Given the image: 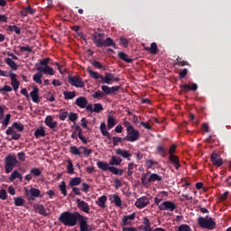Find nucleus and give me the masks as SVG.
<instances>
[{
	"label": "nucleus",
	"mask_w": 231,
	"mask_h": 231,
	"mask_svg": "<svg viewBox=\"0 0 231 231\" xmlns=\"http://www.w3.org/2000/svg\"><path fill=\"white\" fill-rule=\"evenodd\" d=\"M106 201H107V197L105 195L101 196L97 199V205L100 208H106Z\"/></svg>",
	"instance_id": "nucleus-36"
},
{
	"label": "nucleus",
	"mask_w": 231,
	"mask_h": 231,
	"mask_svg": "<svg viewBox=\"0 0 231 231\" xmlns=\"http://www.w3.org/2000/svg\"><path fill=\"white\" fill-rule=\"evenodd\" d=\"M45 125H47V127H50V129H55V127H57L59 124L57 123V121H53V117L51 116H47L45 118Z\"/></svg>",
	"instance_id": "nucleus-21"
},
{
	"label": "nucleus",
	"mask_w": 231,
	"mask_h": 231,
	"mask_svg": "<svg viewBox=\"0 0 231 231\" xmlns=\"http://www.w3.org/2000/svg\"><path fill=\"white\" fill-rule=\"evenodd\" d=\"M30 173L32 174V176H35V178H38V176L42 174V171H41L39 168H32L31 169Z\"/></svg>",
	"instance_id": "nucleus-53"
},
{
	"label": "nucleus",
	"mask_w": 231,
	"mask_h": 231,
	"mask_svg": "<svg viewBox=\"0 0 231 231\" xmlns=\"http://www.w3.org/2000/svg\"><path fill=\"white\" fill-rule=\"evenodd\" d=\"M5 64H7V66H9V68H11L12 69L16 70L17 69V63H15V61L13 60L12 58H6L5 60Z\"/></svg>",
	"instance_id": "nucleus-34"
},
{
	"label": "nucleus",
	"mask_w": 231,
	"mask_h": 231,
	"mask_svg": "<svg viewBox=\"0 0 231 231\" xmlns=\"http://www.w3.org/2000/svg\"><path fill=\"white\" fill-rule=\"evenodd\" d=\"M14 205L15 207H23L25 200L23 199V197H16L14 198Z\"/></svg>",
	"instance_id": "nucleus-38"
},
{
	"label": "nucleus",
	"mask_w": 231,
	"mask_h": 231,
	"mask_svg": "<svg viewBox=\"0 0 231 231\" xmlns=\"http://www.w3.org/2000/svg\"><path fill=\"white\" fill-rule=\"evenodd\" d=\"M5 133L8 135H12V140H19V138H21V134H17L16 132H14L13 127H8Z\"/></svg>",
	"instance_id": "nucleus-29"
},
{
	"label": "nucleus",
	"mask_w": 231,
	"mask_h": 231,
	"mask_svg": "<svg viewBox=\"0 0 231 231\" xmlns=\"http://www.w3.org/2000/svg\"><path fill=\"white\" fill-rule=\"evenodd\" d=\"M76 203L79 210H81L82 212H85L86 214H89V210H91V208H89V204H88V202L80 199H77Z\"/></svg>",
	"instance_id": "nucleus-12"
},
{
	"label": "nucleus",
	"mask_w": 231,
	"mask_h": 231,
	"mask_svg": "<svg viewBox=\"0 0 231 231\" xmlns=\"http://www.w3.org/2000/svg\"><path fill=\"white\" fill-rule=\"evenodd\" d=\"M34 136L36 138H42V137L46 136V130H44V127L37 128L34 131Z\"/></svg>",
	"instance_id": "nucleus-32"
},
{
	"label": "nucleus",
	"mask_w": 231,
	"mask_h": 231,
	"mask_svg": "<svg viewBox=\"0 0 231 231\" xmlns=\"http://www.w3.org/2000/svg\"><path fill=\"white\" fill-rule=\"evenodd\" d=\"M35 212L38 214H41V216H48V213H46V208H44V205L42 204H36L33 206Z\"/></svg>",
	"instance_id": "nucleus-25"
},
{
	"label": "nucleus",
	"mask_w": 231,
	"mask_h": 231,
	"mask_svg": "<svg viewBox=\"0 0 231 231\" xmlns=\"http://www.w3.org/2000/svg\"><path fill=\"white\" fill-rule=\"evenodd\" d=\"M116 154H117V156H122V158H125L128 162H131V152L127 150L119 148L116 151Z\"/></svg>",
	"instance_id": "nucleus-18"
},
{
	"label": "nucleus",
	"mask_w": 231,
	"mask_h": 231,
	"mask_svg": "<svg viewBox=\"0 0 231 231\" xmlns=\"http://www.w3.org/2000/svg\"><path fill=\"white\" fill-rule=\"evenodd\" d=\"M143 225L144 226H141L139 228L143 231H153L152 228H151V221L149 220V218L144 217L143 218Z\"/></svg>",
	"instance_id": "nucleus-28"
},
{
	"label": "nucleus",
	"mask_w": 231,
	"mask_h": 231,
	"mask_svg": "<svg viewBox=\"0 0 231 231\" xmlns=\"http://www.w3.org/2000/svg\"><path fill=\"white\" fill-rule=\"evenodd\" d=\"M19 163V161H17V156L10 153L5 158V171L6 174H10L15 167H17V164Z\"/></svg>",
	"instance_id": "nucleus-5"
},
{
	"label": "nucleus",
	"mask_w": 231,
	"mask_h": 231,
	"mask_svg": "<svg viewBox=\"0 0 231 231\" xmlns=\"http://www.w3.org/2000/svg\"><path fill=\"white\" fill-rule=\"evenodd\" d=\"M69 122H73L75 124L77 122V120H79V114H77L75 112H70L69 114Z\"/></svg>",
	"instance_id": "nucleus-48"
},
{
	"label": "nucleus",
	"mask_w": 231,
	"mask_h": 231,
	"mask_svg": "<svg viewBox=\"0 0 231 231\" xmlns=\"http://www.w3.org/2000/svg\"><path fill=\"white\" fill-rule=\"evenodd\" d=\"M122 164V158L120 157H116L115 155H113L108 162V165H110L111 167H118V165Z\"/></svg>",
	"instance_id": "nucleus-26"
},
{
	"label": "nucleus",
	"mask_w": 231,
	"mask_h": 231,
	"mask_svg": "<svg viewBox=\"0 0 231 231\" xmlns=\"http://www.w3.org/2000/svg\"><path fill=\"white\" fill-rule=\"evenodd\" d=\"M25 196L28 201H35L37 198H42L39 189L32 187L30 189H25Z\"/></svg>",
	"instance_id": "nucleus-7"
},
{
	"label": "nucleus",
	"mask_w": 231,
	"mask_h": 231,
	"mask_svg": "<svg viewBox=\"0 0 231 231\" xmlns=\"http://www.w3.org/2000/svg\"><path fill=\"white\" fill-rule=\"evenodd\" d=\"M69 152H71V154H73L74 156H80L82 154L80 149H79V147L77 146H70Z\"/></svg>",
	"instance_id": "nucleus-41"
},
{
	"label": "nucleus",
	"mask_w": 231,
	"mask_h": 231,
	"mask_svg": "<svg viewBox=\"0 0 231 231\" xmlns=\"http://www.w3.org/2000/svg\"><path fill=\"white\" fill-rule=\"evenodd\" d=\"M79 230L80 231H93V227L88 225V217L82 216L79 217Z\"/></svg>",
	"instance_id": "nucleus-10"
},
{
	"label": "nucleus",
	"mask_w": 231,
	"mask_h": 231,
	"mask_svg": "<svg viewBox=\"0 0 231 231\" xmlns=\"http://www.w3.org/2000/svg\"><path fill=\"white\" fill-rule=\"evenodd\" d=\"M136 217V213H133L131 215L124 216L122 219L121 226H128L131 225L132 221H134Z\"/></svg>",
	"instance_id": "nucleus-15"
},
{
	"label": "nucleus",
	"mask_w": 231,
	"mask_h": 231,
	"mask_svg": "<svg viewBox=\"0 0 231 231\" xmlns=\"http://www.w3.org/2000/svg\"><path fill=\"white\" fill-rule=\"evenodd\" d=\"M81 183H82V178L74 177L69 180V187H79V185H80Z\"/></svg>",
	"instance_id": "nucleus-30"
},
{
	"label": "nucleus",
	"mask_w": 231,
	"mask_h": 231,
	"mask_svg": "<svg viewBox=\"0 0 231 231\" xmlns=\"http://www.w3.org/2000/svg\"><path fill=\"white\" fill-rule=\"evenodd\" d=\"M8 32H15L17 35H21V28L17 27L16 25H9L7 27Z\"/></svg>",
	"instance_id": "nucleus-47"
},
{
	"label": "nucleus",
	"mask_w": 231,
	"mask_h": 231,
	"mask_svg": "<svg viewBox=\"0 0 231 231\" xmlns=\"http://www.w3.org/2000/svg\"><path fill=\"white\" fill-rule=\"evenodd\" d=\"M120 44H121V46H123V48H127V46H129V41L124 37H121Z\"/></svg>",
	"instance_id": "nucleus-63"
},
{
	"label": "nucleus",
	"mask_w": 231,
	"mask_h": 231,
	"mask_svg": "<svg viewBox=\"0 0 231 231\" xmlns=\"http://www.w3.org/2000/svg\"><path fill=\"white\" fill-rule=\"evenodd\" d=\"M198 225L200 226V228H206L207 230H214L216 228V223L212 217H199L198 218Z\"/></svg>",
	"instance_id": "nucleus-6"
},
{
	"label": "nucleus",
	"mask_w": 231,
	"mask_h": 231,
	"mask_svg": "<svg viewBox=\"0 0 231 231\" xmlns=\"http://www.w3.org/2000/svg\"><path fill=\"white\" fill-rule=\"evenodd\" d=\"M169 161L172 163L176 171H179L180 167H181V164H180V158L178 156L171 155L169 157Z\"/></svg>",
	"instance_id": "nucleus-23"
},
{
	"label": "nucleus",
	"mask_w": 231,
	"mask_h": 231,
	"mask_svg": "<svg viewBox=\"0 0 231 231\" xmlns=\"http://www.w3.org/2000/svg\"><path fill=\"white\" fill-rule=\"evenodd\" d=\"M10 91H12V87H10L8 85H5L4 88H0V93H2V95L10 93Z\"/></svg>",
	"instance_id": "nucleus-56"
},
{
	"label": "nucleus",
	"mask_w": 231,
	"mask_h": 231,
	"mask_svg": "<svg viewBox=\"0 0 231 231\" xmlns=\"http://www.w3.org/2000/svg\"><path fill=\"white\" fill-rule=\"evenodd\" d=\"M127 134L125 137V140H126V142H138V140H140V132H138V130L132 128L131 130L126 132Z\"/></svg>",
	"instance_id": "nucleus-8"
},
{
	"label": "nucleus",
	"mask_w": 231,
	"mask_h": 231,
	"mask_svg": "<svg viewBox=\"0 0 231 231\" xmlns=\"http://www.w3.org/2000/svg\"><path fill=\"white\" fill-rule=\"evenodd\" d=\"M176 62L173 64V66H190V64L189 63V61L187 60H181V58H180V56H178V58L176 59Z\"/></svg>",
	"instance_id": "nucleus-40"
},
{
	"label": "nucleus",
	"mask_w": 231,
	"mask_h": 231,
	"mask_svg": "<svg viewBox=\"0 0 231 231\" xmlns=\"http://www.w3.org/2000/svg\"><path fill=\"white\" fill-rule=\"evenodd\" d=\"M50 58H45L40 60V64L36 63V65L41 66L42 68H46V66H50L48 65L50 63Z\"/></svg>",
	"instance_id": "nucleus-52"
},
{
	"label": "nucleus",
	"mask_w": 231,
	"mask_h": 231,
	"mask_svg": "<svg viewBox=\"0 0 231 231\" xmlns=\"http://www.w3.org/2000/svg\"><path fill=\"white\" fill-rule=\"evenodd\" d=\"M210 160H211V163H213L215 167H221V165H223V159H221L219 154L216 152H213L211 153Z\"/></svg>",
	"instance_id": "nucleus-14"
},
{
	"label": "nucleus",
	"mask_w": 231,
	"mask_h": 231,
	"mask_svg": "<svg viewBox=\"0 0 231 231\" xmlns=\"http://www.w3.org/2000/svg\"><path fill=\"white\" fill-rule=\"evenodd\" d=\"M97 165L98 169L101 171H104V172H112V174H115V176H124V170L123 169H118L115 166H110L109 163L104 162L102 161H99L97 162Z\"/></svg>",
	"instance_id": "nucleus-4"
},
{
	"label": "nucleus",
	"mask_w": 231,
	"mask_h": 231,
	"mask_svg": "<svg viewBox=\"0 0 231 231\" xmlns=\"http://www.w3.org/2000/svg\"><path fill=\"white\" fill-rule=\"evenodd\" d=\"M67 163H68V166H67L68 174H74L75 170L73 169V162L71 160H68Z\"/></svg>",
	"instance_id": "nucleus-46"
},
{
	"label": "nucleus",
	"mask_w": 231,
	"mask_h": 231,
	"mask_svg": "<svg viewBox=\"0 0 231 231\" xmlns=\"http://www.w3.org/2000/svg\"><path fill=\"white\" fill-rule=\"evenodd\" d=\"M37 12V9L32 8V6L28 5L20 11L22 17H28V15H33Z\"/></svg>",
	"instance_id": "nucleus-17"
},
{
	"label": "nucleus",
	"mask_w": 231,
	"mask_h": 231,
	"mask_svg": "<svg viewBox=\"0 0 231 231\" xmlns=\"http://www.w3.org/2000/svg\"><path fill=\"white\" fill-rule=\"evenodd\" d=\"M113 140V145L114 147H118V143H122L123 142H126V140H125V138L122 137H112Z\"/></svg>",
	"instance_id": "nucleus-45"
},
{
	"label": "nucleus",
	"mask_w": 231,
	"mask_h": 231,
	"mask_svg": "<svg viewBox=\"0 0 231 231\" xmlns=\"http://www.w3.org/2000/svg\"><path fill=\"white\" fill-rule=\"evenodd\" d=\"M148 181H150V183H152L154 181H162V177H160V175L156 174V173H152L151 174V176L148 178Z\"/></svg>",
	"instance_id": "nucleus-42"
},
{
	"label": "nucleus",
	"mask_w": 231,
	"mask_h": 231,
	"mask_svg": "<svg viewBox=\"0 0 231 231\" xmlns=\"http://www.w3.org/2000/svg\"><path fill=\"white\" fill-rule=\"evenodd\" d=\"M147 205H149V199L146 196H143L139 199H136L134 206L137 208H145V207H147Z\"/></svg>",
	"instance_id": "nucleus-13"
},
{
	"label": "nucleus",
	"mask_w": 231,
	"mask_h": 231,
	"mask_svg": "<svg viewBox=\"0 0 231 231\" xmlns=\"http://www.w3.org/2000/svg\"><path fill=\"white\" fill-rule=\"evenodd\" d=\"M141 181L143 185V187H149V179L147 180V173H143L142 178H141Z\"/></svg>",
	"instance_id": "nucleus-54"
},
{
	"label": "nucleus",
	"mask_w": 231,
	"mask_h": 231,
	"mask_svg": "<svg viewBox=\"0 0 231 231\" xmlns=\"http://www.w3.org/2000/svg\"><path fill=\"white\" fill-rule=\"evenodd\" d=\"M136 166L134 165V162H129L128 163V171H127V176L131 177L134 174V170Z\"/></svg>",
	"instance_id": "nucleus-51"
},
{
	"label": "nucleus",
	"mask_w": 231,
	"mask_h": 231,
	"mask_svg": "<svg viewBox=\"0 0 231 231\" xmlns=\"http://www.w3.org/2000/svg\"><path fill=\"white\" fill-rule=\"evenodd\" d=\"M11 118H12V115L6 114L5 118L2 122L3 125H5V127H8V124H10Z\"/></svg>",
	"instance_id": "nucleus-61"
},
{
	"label": "nucleus",
	"mask_w": 231,
	"mask_h": 231,
	"mask_svg": "<svg viewBox=\"0 0 231 231\" xmlns=\"http://www.w3.org/2000/svg\"><path fill=\"white\" fill-rule=\"evenodd\" d=\"M177 231H192V229L190 228V226L182 224L178 227Z\"/></svg>",
	"instance_id": "nucleus-55"
},
{
	"label": "nucleus",
	"mask_w": 231,
	"mask_h": 231,
	"mask_svg": "<svg viewBox=\"0 0 231 231\" xmlns=\"http://www.w3.org/2000/svg\"><path fill=\"white\" fill-rule=\"evenodd\" d=\"M145 51H150L152 55H156L158 53V44L156 42H152L150 47H144Z\"/></svg>",
	"instance_id": "nucleus-27"
},
{
	"label": "nucleus",
	"mask_w": 231,
	"mask_h": 231,
	"mask_svg": "<svg viewBox=\"0 0 231 231\" xmlns=\"http://www.w3.org/2000/svg\"><path fill=\"white\" fill-rule=\"evenodd\" d=\"M65 100H71L72 98H75V91H65L63 92Z\"/></svg>",
	"instance_id": "nucleus-43"
},
{
	"label": "nucleus",
	"mask_w": 231,
	"mask_h": 231,
	"mask_svg": "<svg viewBox=\"0 0 231 231\" xmlns=\"http://www.w3.org/2000/svg\"><path fill=\"white\" fill-rule=\"evenodd\" d=\"M35 68L37 71L44 73L45 75H55V70L50 66L41 67L39 65H35Z\"/></svg>",
	"instance_id": "nucleus-16"
},
{
	"label": "nucleus",
	"mask_w": 231,
	"mask_h": 231,
	"mask_svg": "<svg viewBox=\"0 0 231 231\" xmlns=\"http://www.w3.org/2000/svg\"><path fill=\"white\" fill-rule=\"evenodd\" d=\"M30 97L34 104H39V102H41V99H39V88L34 87L30 93Z\"/></svg>",
	"instance_id": "nucleus-22"
},
{
	"label": "nucleus",
	"mask_w": 231,
	"mask_h": 231,
	"mask_svg": "<svg viewBox=\"0 0 231 231\" xmlns=\"http://www.w3.org/2000/svg\"><path fill=\"white\" fill-rule=\"evenodd\" d=\"M159 210H170L171 212H174V210H176V204L169 200L164 201L159 205Z\"/></svg>",
	"instance_id": "nucleus-11"
},
{
	"label": "nucleus",
	"mask_w": 231,
	"mask_h": 231,
	"mask_svg": "<svg viewBox=\"0 0 231 231\" xmlns=\"http://www.w3.org/2000/svg\"><path fill=\"white\" fill-rule=\"evenodd\" d=\"M19 174L20 172L17 171V170L14 171L9 177V181H14V180H17Z\"/></svg>",
	"instance_id": "nucleus-59"
},
{
	"label": "nucleus",
	"mask_w": 231,
	"mask_h": 231,
	"mask_svg": "<svg viewBox=\"0 0 231 231\" xmlns=\"http://www.w3.org/2000/svg\"><path fill=\"white\" fill-rule=\"evenodd\" d=\"M104 37H106V33L95 32V33L92 34V41L95 46H97V48H103V46L109 48L111 46L116 50V43H115L111 37H107L106 40H104Z\"/></svg>",
	"instance_id": "nucleus-3"
},
{
	"label": "nucleus",
	"mask_w": 231,
	"mask_h": 231,
	"mask_svg": "<svg viewBox=\"0 0 231 231\" xmlns=\"http://www.w3.org/2000/svg\"><path fill=\"white\" fill-rule=\"evenodd\" d=\"M59 189L62 194V196H68V189L66 186V181L62 180L59 185Z\"/></svg>",
	"instance_id": "nucleus-37"
},
{
	"label": "nucleus",
	"mask_w": 231,
	"mask_h": 231,
	"mask_svg": "<svg viewBox=\"0 0 231 231\" xmlns=\"http://www.w3.org/2000/svg\"><path fill=\"white\" fill-rule=\"evenodd\" d=\"M177 145L176 144H171V146L169 149V154L170 156H174V152H176V149H177Z\"/></svg>",
	"instance_id": "nucleus-64"
},
{
	"label": "nucleus",
	"mask_w": 231,
	"mask_h": 231,
	"mask_svg": "<svg viewBox=\"0 0 231 231\" xmlns=\"http://www.w3.org/2000/svg\"><path fill=\"white\" fill-rule=\"evenodd\" d=\"M104 109V106L100 103L94 104V113H100Z\"/></svg>",
	"instance_id": "nucleus-57"
},
{
	"label": "nucleus",
	"mask_w": 231,
	"mask_h": 231,
	"mask_svg": "<svg viewBox=\"0 0 231 231\" xmlns=\"http://www.w3.org/2000/svg\"><path fill=\"white\" fill-rule=\"evenodd\" d=\"M68 111H65L64 109H60V120H61V122H64V120H66V118H68Z\"/></svg>",
	"instance_id": "nucleus-50"
},
{
	"label": "nucleus",
	"mask_w": 231,
	"mask_h": 231,
	"mask_svg": "<svg viewBox=\"0 0 231 231\" xmlns=\"http://www.w3.org/2000/svg\"><path fill=\"white\" fill-rule=\"evenodd\" d=\"M101 89L104 93V95H112L111 94V87H107L106 85L101 86Z\"/></svg>",
	"instance_id": "nucleus-58"
},
{
	"label": "nucleus",
	"mask_w": 231,
	"mask_h": 231,
	"mask_svg": "<svg viewBox=\"0 0 231 231\" xmlns=\"http://www.w3.org/2000/svg\"><path fill=\"white\" fill-rule=\"evenodd\" d=\"M157 152L160 154V156H162V158H165L167 156V148H165L163 145H158Z\"/></svg>",
	"instance_id": "nucleus-35"
},
{
	"label": "nucleus",
	"mask_w": 231,
	"mask_h": 231,
	"mask_svg": "<svg viewBox=\"0 0 231 231\" xmlns=\"http://www.w3.org/2000/svg\"><path fill=\"white\" fill-rule=\"evenodd\" d=\"M100 131H101V134H103V136H105L106 134H108L109 132L107 131V127L106 126V123H101Z\"/></svg>",
	"instance_id": "nucleus-60"
},
{
	"label": "nucleus",
	"mask_w": 231,
	"mask_h": 231,
	"mask_svg": "<svg viewBox=\"0 0 231 231\" xmlns=\"http://www.w3.org/2000/svg\"><path fill=\"white\" fill-rule=\"evenodd\" d=\"M116 125V120H115V117H113V116H108V117H107L108 130L113 129Z\"/></svg>",
	"instance_id": "nucleus-33"
},
{
	"label": "nucleus",
	"mask_w": 231,
	"mask_h": 231,
	"mask_svg": "<svg viewBox=\"0 0 231 231\" xmlns=\"http://www.w3.org/2000/svg\"><path fill=\"white\" fill-rule=\"evenodd\" d=\"M117 57H119L121 60H125V62H127L128 64L133 63V59L129 58V55L125 54V52H118Z\"/></svg>",
	"instance_id": "nucleus-31"
},
{
	"label": "nucleus",
	"mask_w": 231,
	"mask_h": 231,
	"mask_svg": "<svg viewBox=\"0 0 231 231\" xmlns=\"http://www.w3.org/2000/svg\"><path fill=\"white\" fill-rule=\"evenodd\" d=\"M111 203H114L116 207H122V199L116 194H113L109 196Z\"/></svg>",
	"instance_id": "nucleus-24"
},
{
	"label": "nucleus",
	"mask_w": 231,
	"mask_h": 231,
	"mask_svg": "<svg viewBox=\"0 0 231 231\" xmlns=\"http://www.w3.org/2000/svg\"><path fill=\"white\" fill-rule=\"evenodd\" d=\"M42 74L41 71L35 73L33 75L32 80L36 82V84H42Z\"/></svg>",
	"instance_id": "nucleus-39"
},
{
	"label": "nucleus",
	"mask_w": 231,
	"mask_h": 231,
	"mask_svg": "<svg viewBox=\"0 0 231 231\" xmlns=\"http://www.w3.org/2000/svg\"><path fill=\"white\" fill-rule=\"evenodd\" d=\"M69 82L71 86H74L75 88H86V84L82 80V78L72 76L69 77Z\"/></svg>",
	"instance_id": "nucleus-9"
},
{
	"label": "nucleus",
	"mask_w": 231,
	"mask_h": 231,
	"mask_svg": "<svg viewBox=\"0 0 231 231\" xmlns=\"http://www.w3.org/2000/svg\"><path fill=\"white\" fill-rule=\"evenodd\" d=\"M13 127L19 131L20 133H23V131H24V125L21 123L14 122L13 124Z\"/></svg>",
	"instance_id": "nucleus-49"
},
{
	"label": "nucleus",
	"mask_w": 231,
	"mask_h": 231,
	"mask_svg": "<svg viewBox=\"0 0 231 231\" xmlns=\"http://www.w3.org/2000/svg\"><path fill=\"white\" fill-rule=\"evenodd\" d=\"M75 104L78 107H80V109H86V106L88 104V98H86V97H79L76 99Z\"/></svg>",
	"instance_id": "nucleus-19"
},
{
	"label": "nucleus",
	"mask_w": 231,
	"mask_h": 231,
	"mask_svg": "<svg viewBox=\"0 0 231 231\" xmlns=\"http://www.w3.org/2000/svg\"><path fill=\"white\" fill-rule=\"evenodd\" d=\"M189 73V69H183L180 73H179V79L181 80L187 77V74Z\"/></svg>",
	"instance_id": "nucleus-62"
},
{
	"label": "nucleus",
	"mask_w": 231,
	"mask_h": 231,
	"mask_svg": "<svg viewBox=\"0 0 231 231\" xmlns=\"http://www.w3.org/2000/svg\"><path fill=\"white\" fill-rule=\"evenodd\" d=\"M87 71L91 79L97 80L98 84H111V82H120V79L118 77H115V74L113 73L106 72L104 77L103 75H100V73L91 69V67H88Z\"/></svg>",
	"instance_id": "nucleus-1"
},
{
	"label": "nucleus",
	"mask_w": 231,
	"mask_h": 231,
	"mask_svg": "<svg viewBox=\"0 0 231 231\" xmlns=\"http://www.w3.org/2000/svg\"><path fill=\"white\" fill-rule=\"evenodd\" d=\"M91 64L96 68V69H102L103 71H106V67H104V65H102L98 60H93Z\"/></svg>",
	"instance_id": "nucleus-44"
},
{
	"label": "nucleus",
	"mask_w": 231,
	"mask_h": 231,
	"mask_svg": "<svg viewBox=\"0 0 231 231\" xmlns=\"http://www.w3.org/2000/svg\"><path fill=\"white\" fill-rule=\"evenodd\" d=\"M80 217H82V215L79 212L65 211L60 215L59 221L64 226H76L77 223L80 221Z\"/></svg>",
	"instance_id": "nucleus-2"
},
{
	"label": "nucleus",
	"mask_w": 231,
	"mask_h": 231,
	"mask_svg": "<svg viewBox=\"0 0 231 231\" xmlns=\"http://www.w3.org/2000/svg\"><path fill=\"white\" fill-rule=\"evenodd\" d=\"M10 78H11V85L13 86V89L14 91H17L19 89V86L21 83L17 80V75H15L14 72H10Z\"/></svg>",
	"instance_id": "nucleus-20"
}]
</instances>
